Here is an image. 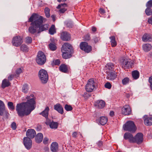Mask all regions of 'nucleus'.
Instances as JSON below:
<instances>
[{"label":"nucleus","instance_id":"052dcab7","mask_svg":"<svg viewBox=\"0 0 152 152\" xmlns=\"http://www.w3.org/2000/svg\"><path fill=\"white\" fill-rule=\"evenodd\" d=\"M102 144H103L102 142V141H99L97 143L99 147H101L102 146Z\"/></svg>","mask_w":152,"mask_h":152},{"label":"nucleus","instance_id":"49530a36","mask_svg":"<svg viewBox=\"0 0 152 152\" xmlns=\"http://www.w3.org/2000/svg\"><path fill=\"white\" fill-rule=\"evenodd\" d=\"M146 6L147 8H151V7H152V0H150L148 1L146 4Z\"/></svg>","mask_w":152,"mask_h":152},{"label":"nucleus","instance_id":"09e8293b","mask_svg":"<svg viewBox=\"0 0 152 152\" xmlns=\"http://www.w3.org/2000/svg\"><path fill=\"white\" fill-rule=\"evenodd\" d=\"M53 63L55 65H59L60 64V61L59 59H57L53 60Z\"/></svg>","mask_w":152,"mask_h":152},{"label":"nucleus","instance_id":"6e6552de","mask_svg":"<svg viewBox=\"0 0 152 152\" xmlns=\"http://www.w3.org/2000/svg\"><path fill=\"white\" fill-rule=\"evenodd\" d=\"M133 61H132L130 59H124L121 65L122 67L124 69H126L131 68L133 65Z\"/></svg>","mask_w":152,"mask_h":152},{"label":"nucleus","instance_id":"e433bc0d","mask_svg":"<svg viewBox=\"0 0 152 152\" xmlns=\"http://www.w3.org/2000/svg\"><path fill=\"white\" fill-rule=\"evenodd\" d=\"M23 68H20L18 69L15 71L16 74L15 75L16 77H18L19 75L22 72Z\"/></svg>","mask_w":152,"mask_h":152},{"label":"nucleus","instance_id":"4d7b16f0","mask_svg":"<svg viewBox=\"0 0 152 152\" xmlns=\"http://www.w3.org/2000/svg\"><path fill=\"white\" fill-rule=\"evenodd\" d=\"M67 26L69 28H71L73 26V24L71 21H69L67 23Z\"/></svg>","mask_w":152,"mask_h":152},{"label":"nucleus","instance_id":"ddd939ff","mask_svg":"<svg viewBox=\"0 0 152 152\" xmlns=\"http://www.w3.org/2000/svg\"><path fill=\"white\" fill-rule=\"evenodd\" d=\"M105 102L103 100H98L95 102L94 105L95 107L98 109H102L105 106Z\"/></svg>","mask_w":152,"mask_h":152},{"label":"nucleus","instance_id":"f3484780","mask_svg":"<svg viewBox=\"0 0 152 152\" xmlns=\"http://www.w3.org/2000/svg\"><path fill=\"white\" fill-rule=\"evenodd\" d=\"M122 113L125 115H128L131 114V110L129 106L128 105H125L122 109Z\"/></svg>","mask_w":152,"mask_h":152},{"label":"nucleus","instance_id":"5701e85b","mask_svg":"<svg viewBox=\"0 0 152 152\" xmlns=\"http://www.w3.org/2000/svg\"><path fill=\"white\" fill-rule=\"evenodd\" d=\"M51 150L52 152H57L58 151V144L56 142H53L51 146Z\"/></svg>","mask_w":152,"mask_h":152},{"label":"nucleus","instance_id":"7c9ffc66","mask_svg":"<svg viewBox=\"0 0 152 152\" xmlns=\"http://www.w3.org/2000/svg\"><path fill=\"white\" fill-rule=\"evenodd\" d=\"M143 50L145 52H148L152 48V46L150 44H144L142 46Z\"/></svg>","mask_w":152,"mask_h":152},{"label":"nucleus","instance_id":"bb28decb","mask_svg":"<svg viewBox=\"0 0 152 152\" xmlns=\"http://www.w3.org/2000/svg\"><path fill=\"white\" fill-rule=\"evenodd\" d=\"M5 110V107L4 102L0 100V116L3 115Z\"/></svg>","mask_w":152,"mask_h":152},{"label":"nucleus","instance_id":"13d9d810","mask_svg":"<svg viewBox=\"0 0 152 152\" xmlns=\"http://www.w3.org/2000/svg\"><path fill=\"white\" fill-rule=\"evenodd\" d=\"M149 82L150 83V88L151 90H152V76L150 77L149 79Z\"/></svg>","mask_w":152,"mask_h":152},{"label":"nucleus","instance_id":"ea45409f","mask_svg":"<svg viewBox=\"0 0 152 152\" xmlns=\"http://www.w3.org/2000/svg\"><path fill=\"white\" fill-rule=\"evenodd\" d=\"M49 48L50 50L52 51L55 50L56 49L55 44L52 43H50L49 45Z\"/></svg>","mask_w":152,"mask_h":152},{"label":"nucleus","instance_id":"0e129e2a","mask_svg":"<svg viewBox=\"0 0 152 152\" xmlns=\"http://www.w3.org/2000/svg\"><path fill=\"white\" fill-rule=\"evenodd\" d=\"M91 30L93 32H95L96 31V28L94 26H93L92 27Z\"/></svg>","mask_w":152,"mask_h":152},{"label":"nucleus","instance_id":"f704fd0d","mask_svg":"<svg viewBox=\"0 0 152 152\" xmlns=\"http://www.w3.org/2000/svg\"><path fill=\"white\" fill-rule=\"evenodd\" d=\"M56 32L55 26L54 25H51L49 29V33L51 35H53Z\"/></svg>","mask_w":152,"mask_h":152},{"label":"nucleus","instance_id":"72a5a7b5","mask_svg":"<svg viewBox=\"0 0 152 152\" xmlns=\"http://www.w3.org/2000/svg\"><path fill=\"white\" fill-rule=\"evenodd\" d=\"M139 72L137 70H134L132 72V75L134 79H137L139 77Z\"/></svg>","mask_w":152,"mask_h":152},{"label":"nucleus","instance_id":"f257e3e1","mask_svg":"<svg viewBox=\"0 0 152 152\" xmlns=\"http://www.w3.org/2000/svg\"><path fill=\"white\" fill-rule=\"evenodd\" d=\"M46 19L39 15L34 13L32 14L28 19V22H31V26L28 28V32L31 34H34L37 31L39 33L47 30L48 25V24L43 25L45 22Z\"/></svg>","mask_w":152,"mask_h":152},{"label":"nucleus","instance_id":"5fc2aeb1","mask_svg":"<svg viewBox=\"0 0 152 152\" xmlns=\"http://www.w3.org/2000/svg\"><path fill=\"white\" fill-rule=\"evenodd\" d=\"M15 76V75L13 74L10 75L8 77L9 81L12 80L13 79Z\"/></svg>","mask_w":152,"mask_h":152},{"label":"nucleus","instance_id":"a878e982","mask_svg":"<svg viewBox=\"0 0 152 152\" xmlns=\"http://www.w3.org/2000/svg\"><path fill=\"white\" fill-rule=\"evenodd\" d=\"M106 68L107 71L106 72L109 71H113L114 68V64L111 63H107L105 66Z\"/></svg>","mask_w":152,"mask_h":152},{"label":"nucleus","instance_id":"a211bd4d","mask_svg":"<svg viewBox=\"0 0 152 152\" xmlns=\"http://www.w3.org/2000/svg\"><path fill=\"white\" fill-rule=\"evenodd\" d=\"M36 134L34 130L32 129H28L26 132V135L27 137L29 139L34 138Z\"/></svg>","mask_w":152,"mask_h":152},{"label":"nucleus","instance_id":"69168bd1","mask_svg":"<svg viewBox=\"0 0 152 152\" xmlns=\"http://www.w3.org/2000/svg\"><path fill=\"white\" fill-rule=\"evenodd\" d=\"M77 133L76 132H74L72 134V137H77Z\"/></svg>","mask_w":152,"mask_h":152},{"label":"nucleus","instance_id":"603ef678","mask_svg":"<svg viewBox=\"0 0 152 152\" xmlns=\"http://www.w3.org/2000/svg\"><path fill=\"white\" fill-rule=\"evenodd\" d=\"M11 127L13 129L15 130L17 127L15 123V122H13L11 124Z\"/></svg>","mask_w":152,"mask_h":152},{"label":"nucleus","instance_id":"6ab92c4d","mask_svg":"<svg viewBox=\"0 0 152 152\" xmlns=\"http://www.w3.org/2000/svg\"><path fill=\"white\" fill-rule=\"evenodd\" d=\"M45 123L47 125H49L50 128L51 129H57L58 125L57 122L53 121L51 122L50 121L49 119H47Z\"/></svg>","mask_w":152,"mask_h":152},{"label":"nucleus","instance_id":"680f3d73","mask_svg":"<svg viewBox=\"0 0 152 152\" xmlns=\"http://www.w3.org/2000/svg\"><path fill=\"white\" fill-rule=\"evenodd\" d=\"M99 12L100 13L102 14L105 13V11L103 9L100 8L99 9Z\"/></svg>","mask_w":152,"mask_h":152},{"label":"nucleus","instance_id":"f03ea898","mask_svg":"<svg viewBox=\"0 0 152 152\" xmlns=\"http://www.w3.org/2000/svg\"><path fill=\"white\" fill-rule=\"evenodd\" d=\"M26 102L18 104L16 106V110L19 116L22 117L30 114L35 108V102L34 98H31L30 96H27Z\"/></svg>","mask_w":152,"mask_h":152},{"label":"nucleus","instance_id":"37998d69","mask_svg":"<svg viewBox=\"0 0 152 152\" xmlns=\"http://www.w3.org/2000/svg\"><path fill=\"white\" fill-rule=\"evenodd\" d=\"M20 49L23 51H28V48L27 46L25 45H22L20 47Z\"/></svg>","mask_w":152,"mask_h":152},{"label":"nucleus","instance_id":"4c0bfd02","mask_svg":"<svg viewBox=\"0 0 152 152\" xmlns=\"http://www.w3.org/2000/svg\"><path fill=\"white\" fill-rule=\"evenodd\" d=\"M28 85L27 84H24L22 87V91L25 93L28 92Z\"/></svg>","mask_w":152,"mask_h":152},{"label":"nucleus","instance_id":"8fccbe9b","mask_svg":"<svg viewBox=\"0 0 152 152\" xmlns=\"http://www.w3.org/2000/svg\"><path fill=\"white\" fill-rule=\"evenodd\" d=\"M104 86L106 88L110 89L111 87V85L110 83L107 82L105 84Z\"/></svg>","mask_w":152,"mask_h":152},{"label":"nucleus","instance_id":"7ed1b4c3","mask_svg":"<svg viewBox=\"0 0 152 152\" xmlns=\"http://www.w3.org/2000/svg\"><path fill=\"white\" fill-rule=\"evenodd\" d=\"M123 128L124 130L132 132H134L136 130V127L134 122L132 121H127L123 125Z\"/></svg>","mask_w":152,"mask_h":152},{"label":"nucleus","instance_id":"de8ad7c7","mask_svg":"<svg viewBox=\"0 0 152 152\" xmlns=\"http://www.w3.org/2000/svg\"><path fill=\"white\" fill-rule=\"evenodd\" d=\"M32 41V39L31 37H28L26 38V43H31Z\"/></svg>","mask_w":152,"mask_h":152},{"label":"nucleus","instance_id":"9b49d317","mask_svg":"<svg viewBox=\"0 0 152 152\" xmlns=\"http://www.w3.org/2000/svg\"><path fill=\"white\" fill-rule=\"evenodd\" d=\"M143 134L142 133H138L134 137L133 143L136 142L138 144L141 143L143 140Z\"/></svg>","mask_w":152,"mask_h":152},{"label":"nucleus","instance_id":"a18cd8bd","mask_svg":"<svg viewBox=\"0 0 152 152\" xmlns=\"http://www.w3.org/2000/svg\"><path fill=\"white\" fill-rule=\"evenodd\" d=\"M64 108L67 111H71L72 110V107L71 105L67 104L65 105Z\"/></svg>","mask_w":152,"mask_h":152},{"label":"nucleus","instance_id":"3c124183","mask_svg":"<svg viewBox=\"0 0 152 152\" xmlns=\"http://www.w3.org/2000/svg\"><path fill=\"white\" fill-rule=\"evenodd\" d=\"M84 97L85 99H87L89 97L91 96V94L87 93H85L84 94Z\"/></svg>","mask_w":152,"mask_h":152},{"label":"nucleus","instance_id":"cd10ccee","mask_svg":"<svg viewBox=\"0 0 152 152\" xmlns=\"http://www.w3.org/2000/svg\"><path fill=\"white\" fill-rule=\"evenodd\" d=\"M99 123L102 125L106 124L107 121V118L105 117H101L98 120Z\"/></svg>","mask_w":152,"mask_h":152},{"label":"nucleus","instance_id":"412c9836","mask_svg":"<svg viewBox=\"0 0 152 152\" xmlns=\"http://www.w3.org/2000/svg\"><path fill=\"white\" fill-rule=\"evenodd\" d=\"M124 138L125 140H129L130 142L133 143L134 140V137L133 135L129 132H126L124 134Z\"/></svg>","mask_w":152,"mask_h":152},{"label":"nucleus","instance_id":"6e6d98bb","mask_svg":"<svg viewBox=\"0 0 152 152\" xmlns=\"http://www.w3.org/2000/svg\"><path fill=\"white\" fill-rule=\"evenodd\" d=\"M48 139L46 137H45L43 140V143L45 144H48Z\"/></svg>","mask_w":152,"mask_h":152},{"label":"nucleus","instance_id":"f8f14e48","mask_svg":"<svg viewBox=\"0 0 152 152\" xmlns=\"http://www.w3.org/2000/svg\"><path fill=\"white\" fill-rule=\"evenodd\" d=\"M23 142L24 145L27 149L29 150L31 148L32 142L30 139L27 137H25L23 138Z\"/></svg>","mask_w":152,"mask_h":152},{"label":"nucleus","instance_id":"a19ab883","mask_svg":"<svg viewBox=\"0 0 152 152\" xmlns=\"http://www.w3.org/2000/svg\"><path fill=\"white\" fill-rule=\"evenodd\" d=\"M129 79L128 77H126L122 80V83L123 85H126L129 83Z\"/></svg>","mask_w":152,"mask_h":152},{"label":"nucleus","instance_id":"58836bf2","mask_svg":"<svg viewBox=\"0 0 152 152\" xmlns=\"http://www.w3.org/2000/svg\"><path fill=\"white\" fill-rule=\"evenodd\" d=\"M145 12L147 15H151L152 14V10L150 8H147L145 9Z\"/></svg>","mask_w":152,"mask_h":152},{"label":"nucleus","instance_id":"9d476101","mask_svg":"<svg viewBox=\"0 0 152 152\" xmlns=\"http://www.w3.org/2000/svg\"><path fill=\"white\" fill-rule=\"evenodd\" d=\"M23 42L22 38L19 36H17L13 38L12 43L14 46L18 47L21 45Z\"/></svg>","mask_w":152,"mask_h":152},{"label":"nucleus","instance_id":"b1692460","mask_svg":"<svg viewBox=\"0 0 152 152\" xmlns=\"http://www.w3.org/2000/svg\"><path fill=\"white\" fill-rule=\"evenodd\" d=\"M49 110V107L47 106L46 107L45 109L40 113V115H41L43 117H45L47 119V120L48 119V117Z\"/></svg>","mask_w":152,"mask_h":152},{"label":"nucleus","instance_id":"bf43d9fd","mask_svg":"<svg viewBox=\"0 0 152 152\" xmlns=\"http://www.w3.org/2000/svg\"><path fill=\"white\" fill-rule=\"evenodd\" d=\"M99 40V37H94V40L95 43H96L98 42V41Z\"/></svg>","mask_w":152,"mask_h":152},{"label":"nucleus","instance_id":"0eeeda50","mask_svg":"<svg viewBox=\"0 0 152 152\" xmlns=\"http://www.w3.org/2000/svg\"><path fill=\"white\" fill-rule=\"evenodd\" d=\"M80 47L81 50L86 53H89L92 50L91 46L88 45V43L86 42H81L80 44Z\"/></svg>","mask_w":152,"mask_h":152},{"label":"nucleus","instance_id":"c85d7f7f","mask_svg":"<svg viewBox=\"0 0 152 152\" xmlns=\"http://www.w3.org/2000/svg\"><path fill=\"white\" fill-rule=\"evenodd\" d=\"M152 40L151 36L148 34H145L142 37V40L144 42L150 41Z\"/></svg>","mask_w":152,"mask_h":152},{"label":"nucleus","instance_id":"aec40b11","mask_svg":"<svg viewBox=\"0 0 152 152\" xmlns=\"http://www.w3.org/2000/svg\"><path fill=\"white\" fill-rule=\"evenodd\" d=\"M67 7V5L66 4L63 3L59 4L57 7V9H60L59 10V13H64L67 10L66 8H65V7Z\"/></svg>","mask_w":152,"mask_h":152},{"label":"nucleus","instance_id":"79ce46f5","mask_svg":"<svg viewBox=\"0 0 152 152\" xmlns=\"http://www.w3.org/2000/svg\"><path fill=\"white\" fill-rule=\"evenodd\" d=\"M50 9L46 7L45 9V12L47 18H49L50 16Z\"/></svg>","mask_w":152,"mask_h":152},{"label":"nucleus","instance_id":"4468645a","mask_svg":"<svg viewBox=\"0 0 152 152\" xmlns=\"http://www.w3.org/2000/svg\"><path fill=\"white\" fill-rule=\"evenodd\" d=\"M61 38L64 41H69L70 39V34L67 32H63L61 33Z\"/></svg>","mask_w":152,"mask_h":152},{"label":"nucleus","instance_id":"c756f323","mask_svg":"<svg viewBox=\"0 0 152 152\" xmlns=\"http://www.w3.org/2000/svg\"><path fill=\"white\" fill-rule=\"evenodd\" d=\"M59 69L61 72L64 73H66L68 71V68L66 65L62 64L59 67Z\"/></svg>","mask_w":152,"mask_h":152},{"label":"nucleus","instance_id":"2eb2a0df","mask_svg":"<svg viewBox=\"0 0 152 152\" xmlns=\"http://www.w3.org/2000/svg\"><path fill=\"white\" fill-rule=\"evenodd\" d=\"M107 74L106 77L107 79L110 80H114L116 77V75L114 71L106 72Z\"/></svg>","mask_w":152,"mask_h":152},{"label":"nucleus","instance_id":"473e14b6","mask_svg":"<svg viewBox=\"0 0 152 152\" xmlns=\"http://www.w3.org/2000/svg\"><path fill=\"white\" fill-rule=\"evenodd\" d=\"M10 84V83L9 80L4 79L3 80L2 84V87L4 88L6 87H8Z\"/></svg>","mask_w":152,"mask_h":152},{"label":"nucleus","instance_id":"4be33fe9","mask_svg":"<svg viewBox=\"0 0 152 152\" xmlns=\"http://www.w3.org/2000/svg\"><path fill=\"white\" fill-rule=\"evenodd\" d=\"M54 109L57 111L61 114H63L64 113L63 108L62 106L59 104H57L54 105Z\"/></svg>","mask_w":152,"mask_h":152},{"label":"nucleus","instance_id":"c9c22d12","mask_svg":"<svg viewBox=\"0 0 152 152\" xmlns=\"http://www.w3.org/2000/svg\"><path fill=\"white\" fill-rule=\"evenodd\" d=\"M110 39L111 45L112 47H115L117 45L116 42L115 40V38L114 36H111L110 37Z\"/></svg>","mask_w":152,"mask_h":152},{"label":"nucleus","instance_id":"423d86ee","mask_svg":"<svg viewBox=\"0 0 152 152\" xmlns=\"http://www.w3.org/2000/svg\"><path fill=\"white\" fill-rule=\"evenodd\" d=\"M94 83V79L91 78L89 79L88 81L87 84L85 86V89L86 91L89 92H92L95 88Z\"/></svg>","mask_w":152,"mask_h":152},{"label":"nucleus","instance_id":"39448f33","mask_svg":"<svg viewBox=\"0 0 152 152\" xmlns=\"http://www.w3.org/2000/svg\"><path fill=\"white\" fill-rule=\"evenodd\" d=\"M37 63L40 65L44 64L46 62V58L44 53L42 51H39L36 59Z\"/></svg>","mask_w":152,"mask_h":152},{"label":"nucleus","instance_id":"dca6fc26","mask_svg":"<svg viewBox=\"0 0 152 152\" xmlns=\"http://www.w3.org/2000/svg\"><path fill=\"white\" fill-rule=\"evenodd\" d=\"M144 123L146 126H151L152 125V117H148L147 115L143 117Z\"/></svg>","mask_w":152,"mask_h":152},{"label":"nucleus","instance_id":"393cba45","mask_svg":"<svg viewBox=\"0 0 152 152\" xmlns=\"http://www.w3.org/2000/svg\"><path fill=\"white\" fill-rule=\"evenodd\" d=\"M43 138V135L41 133H38L35 137V140L36 142L37 143H40Z\"/></svg>","mask_w":152,"mask_h":152},{"label":"nucleus","instance_id":"e2e57ef3","mask_svg":"<svg viewBox=\"0 0 152 152\" xmlns=\"http://www.w3.org/2000/svg\"><path fill=\"white\" fill-rule=\"evenodd\" d=\"M148 21L149 24L152 25V17L151 18H149L148 19Z\"/></svg>","mask_w":152,"mask_h":152},{"label":"nucleus","instance_id":"2f4dec72","mask_svg":"<svg viewBox=\"0 0 152 152\" xmlns=\"http://www.w3.org/2000/svg\"><path fill=\"white\" fill-rule=\"evenodd\" d=\"M62 56L63 58L67 59L70 58L72 56V54L73 53L70 52H62Z\"/></svg>","mask_w":152,"mask_h":152},{"label":"nucleus","instance_id":"338daca9","mask_svg":"<svg viewBox=\"0 0 152 152\" xmlns=\"http://www.w3.org/2000/svg\"><path fill=\"white\" fill-rule=\"evenodd\" d=\"M51 17L53 19V21H55V18L56 16L54 15H51Z\"/></svg>","mask_w":152,"mask_h":152},{"label":"nucleus","instance_id":"c03bdc74","mask_svg":"<svg viewBox=\"0 0 152 152\" xmlns=\"http://www.w3.org/2000/svg\"><path fill=\"white\" fill-rule=\"evenodd\" d=\"M8 105L9 109L11 110H14L15 109L13 103L12 102H9L8 103Z\"/></svg>","mask_w":152,"mask_h":152},{"label":"nucleus","instance_id":"1a4fd4ad","mask_svg":"<svg viewBox=\"0 0 152 152\" xmlns=\"http://www.w3.org/2000/svg\"><path fill=\"white\" fill-rule=\"evenodd\" d=\"M61 52H70L73 53V50L72 45L68 43H64L62 46L61 50Z\"/></svg>","mask_w":152,"mask_h":152},{"label":"nucleus","instance_id":"774afa93","mask_svg":"<svg viewBox=\"0 0 152 152\" xmlns=\"http://www.w3.org/2000/svg\"><path fill=\"white\" fill-rule=\"evenodd\" d=\"M110 115L111 116H113L114 115V112L113 111H111L110 113Z\"/></svg>","mask_w":152,"mask_h":152},{"label":"nucleus","instance_id":"20e7f679","mask_svg":"<svg viewBox=\"0 0 152 152\" xmlns=\"http://www.w3.org/2000/svg\"><path fill=\"white\" fill-rule=\"evenodd\" d=\"M39 77L41 82L43 84L46 83L48 79V76L47 71L44 69L39 70Z\"/></svg>","mask_w":152,"mask_h":152},{"label":"nucleus","instance_id":"864d4df0","mask_svg":"<svg viewBox=\"0 0 152 152\" xmlns=\"http://www.w3.org/2000/svg\"><path fill=\"white\" fill-rule=\"evenodd\" d=\"M90 39V35L89 34H87L84 37V40L85 41L89 40Z\"/></svg>","mask_w":152,"mask_h":152}]
</instances>
